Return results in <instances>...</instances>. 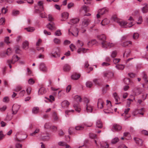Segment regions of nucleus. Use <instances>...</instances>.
I'll return each instance as SVG.
<instances>
[{
  "instance_id": "nucleus-1",
  "label": "nucleus",
  "mask_w": 148,
  "mask_h": 148,
  "mask_svg": "<svg viewBox=\"0 0 148 148\" xmlns=\"http://www.w3.org/2000/svg\"><path fill=\"white\" fill-rule=\"evenodd\" d=\"M51 57L55 58L60 57V50L58 48H56L53 49L52 53L49 54Z\"/></svg>"
},
{
  "instance_id": "nucleus-2",
  "label": "nucleus",
  "mask_w": 148,
  "mask_h": 148,
  "mask_svg": "<svg viewBox=\"0 0 148 148\" xmlns=\"http://www.w3.org/2000/svg\"><path fill=\"white\" fill-rule=\"evenodd\" d=\"M97 38L98 40V42L103 44V42H105L106 41V37L105 35L103 34H102L100 35H98L97 37Z\"/></svg>"
},
{
  "instance_id": "nucleus-3",
  "label": "nucleus",
  "mask_w": 148,
  "mask_h": 148,
  "mask_svg": "<svg viewBox=\"0 0 148 148\" xmlns=\"http://www.w3.org/2000/svg\"><path fill=\"white\" fill-rule=\"evenodd\" d=\"M107 105L108 107L107 109L103 110L104 112L106 113H110L112 112V110L111 108V103L110 101L107 100Z\"/></svg>"
},
{
  "instance_id": "nucleus-4",
  "label": "nucleus",
  "mask_w": 148,
  "mask_h": 148,
  "mask_svg": "<svg viewBox=\"0 0 148 148\" xmlns=\"http://www.w3.org/2000/svg\"><path fill=\"white\" fill-rule=\"evenodd\" d=\"M47 28L51 31L55 30L57 28L55 24L53 22H51L46 26Z\"/></svg>"
},
{
  "instance_id": "nucleus-5",
  "label": "nucleus",
  "mask_w": 148,
  "mask_h": 148,
  "mask_svg": "<svg viewBox=\"0 0 148 148\" xmlns=\"http://www.w3.org/2000/svg\"><path fill=\"white\" fill-rule=\"evenodd\" d=\"M101 45L102 47L104 48H110L115 46L114 44L108 42L106 41L105 42H103V44H101Z\"/></svg>"
},
{
  "instance_id": "nucleus-6",
  "label": "nucleus",
  "mask_w": 148,
  "mask_h": 148,
  "mask_svg": "<svg viewBox=\"0 0 148 148\" xmlns=\"http://www.w3.org/2000/svg\"><path fill=\"white\" fill-rule=\"evenodd\" d=\"M37 7L36 6H34L35 10L34 11V13H38L40 14V15L41 18H46V16L45 13V12H42V10H39V9L37 8Z\"/></svg>"
},
{
  "instance_id": "nucleus-7",
  "label": "nucleus",
  "mask_w": 148,
  "mask_h": 148,
  "mask_svg": "<svg viewBox=\"0 0 148 148\" xmlns=\"http://www.w3.org/2000/svg\"><path fill=\"white\" fill-rule=\"evenodd\" d=\"M103 75L104 77H107L109 79L113 77L114 73L111 71H108L104 72L103 73Z\"/></svg>"
},
{
  "instance_id": "nucleus-8",
  "label": "nucleus",
  "mask_w": 148,
  "mask_h": 148,
  "mask_svg": "<svg viewBox=\"0 0 148 148\" xmlns=\"http://www.w3.org/2000/svg\"><path fill=\"white\" fill-rule=\"evenodd\" d=\"M84 108L85 112H91L92 110L93 107L90 104L87 103L86 104Z\"/></svg>"
},
{
  "instance_id": "nucleus-9",
  "label": "nucleus",
  "mask_w": 148,
  "mask_h": 148,
  "mask_svg": "<svg viewBox=\"0 0 148 148\" xmlns=\"http://www.w3.org/2000/svg\"><path fill=\"white\" fill-rule=\"evenodd\" d=\"M90 21L89 19H85L82 21L81 25V28L82 29H84L86 28L88 25Z\"/></svg>"
},
{
  "instance_id": "nucleus-10",
  "label": "nucleus",
  "mask_w": 148,
  "mask_h": 148,
  "mask_svg": "<svg viewBox=\"0 0 148 148\" xmlns=\"http://www.w3.org/2000/svg\"><path fill=\"white\" fill-rule=\"evenodd\" d=\"M122 129V127L120 125L116 124H114L113 125V127L112 130L113 132L119 131Z\"/></svg>"
},
{
  "instance_id": "nucleus-11",
  "label": "nucleus",
  "mask_w": 148,
  "mask_h": 148,
  "mask_svg": "<svg viewBox=\"0 0 148 148\" xmlns=\"http://www.w3.org/2000/svg\"><path fill=\"white\" fill-rule=\"evenodd\" d=\"M142 5L143 7L141 8V10L143 13H145L148 12V4L146 3H143Z\"/></svg>"
},
{
  "instance_id": "nucleus-12",
  "label": "nucleus",
  "mask_w": 148,
  "mask_h": 148,
  "mask_svg": "<svg viewBox=\"0 0 148 148\" xmlns=\"http://www.w3.org/2000/svg\"><path fill=\"white\" fill-rule=\"evenodd\" d=\"M19 108L20 107L19 106L17 105H14L12 107V114H16Z\"/></svg>"
},
{
  "instance_id": "nucleus-13",
  "label": "nucleus",
  "mask_w": 148,
  "mask_h": 148,
  "mask_svg": "<svg viewBox=\"0 0 148 148\" xmlns=\"http://www.w3.org/2000/svg\"><path fill=\"white\" fill-rule=\"evenodd\" d=\"M134 92L135 95H137L140 94L142 92V90L140 88L136 87L133 90Z\"/></svg>"
},
{
  "instance_id": "nucleus-14",
  "label": "nucleus",
  "mask_w": 148,
  "mask_h": 148,
  "mask_svg": "<svg viewBox=\"0 0 148 148\" xmlns=\"http://www.w3.org/2000/svg\"><path fill=\"white\" fill-rule=\"evenodd\" d=\"M39 68L40 71L45 72L47 71V69L45 64L43 63H41L40 64Z\"/></svg>"
},
{
  "instance_id": "nucleus-15",
  "label": "nucleus",
  "mask_w": 148,
  "mask_h": 148,
  "mask_svg": "<svg viewBox=\"0 0 148 148\" xmlns=\"http://www.w3.org/2000/svg\"><path fill=\"white\" fill-rule=\"evenodd\" d=\"M80 75L79 74L74 73L71 75V78L73 79L77 80L80 77Z\"/></svg>"
},
{
  "instance_id": "nucleus-16",
  "label": "nucleus",
  "mask_w": 148,
  "mask_h": 148,
  "mask_svg": "<svg viewBox=\"0 0 148 148\" xmlns=\"http://www.w3.org/2000/svg\"><path fill=\"white\" fill-rule=\"evenodd\" d=\"M69 16V13L67 12H64L62 14V19L61 21H64L67 19Z\"/></svg>"
},
{
  "instance_id": "nucleus-17",
  "label": "nucleus",
  "mask_w": 148,
  "mask_h": 148,
  "mask_svg": "<svg viewBox=\"0 0 148 148\" xmlns=\"http://www.w3.org/2000/svg\"><path fill=\"white\" fill-rule=\"evenodd\" d=\"M103 101L102 99H98L97 102V106L99 108L102 109L103 108Z\"/></svg>"
},
{
  "instance_id": "nucleus-18",
  "label": "nucleus",
  "mask_w": 148,
  "mask_h": 148,
  "mask_svg": "<svg viewBox=\"0 0 148 148\" xmlns=\"http://www.w3.org/2000/svg\"><path fill=\"white\" fill-rule=\"evenodd\" d=\"M78 32L79 31L78 29L76 27H74L73 28V32L70 33L74 36H77L78 35Z\"/></svg>"
},
{
  "instance_id": "nucleus-19",
  "label": "nucleus",
  "mask_w": 148,
  "mask_h": 148,
  "mask_svg": "<svg viewBox=\"0 0 148 148\" xmlns=\"http://www.w3.org/2000/svg\"><path fill=\"white\" fill-rule=\"evenodd\" d=\"M29 44V42L27 41H24L23 43L22 48L25 50L27 49L28 48Z\"/></svg>"
},
{
  "instance_id": "nucleus-20",
  "label": "nucleus",
  "mask_w": 148,
  "mask_h": 148,
  "mask_svg": "<svg viewBox=\"0 0 148 148\" xmlns=\"http://www.w3.org/2000/svg\"><path fill=\"white\" fill-rule=\"evenodd\" d=\"M136 143L140 145H142L143 142L142 140L137 138H134Z\"/></svg>"
},
{
  "instance_id": "nucleus-21",
  "label": "nucleus",
  "mask_w": 148,
  "mask_h": 148,
  "mask_svg": "<svg viewBox=\"0 0 148 148\" xmlns=\"http://www.w3.org/2000/svg\"><path fill=\"white\" fill-rule=\"evenodd\" d=\"M108 10L107 9L103 8L101 9H100L98 10L99 13L101 14V15H102L106 12H108Z\"/></svg>"
},
{
  "instance_id": "nucleus-22",
  "label": "nucleus",
  "mask_w": 148,
  "mask_h": 148,
  "mask_svg": "<svg viewBox=\"0 0 148 148\" xmlns=\"http://www.w3.org/2000/svg\"><path fill=\"white\" fill-rule=\"evenodd\" d=\"M37 7L36 8L40 10H43V2L42 1H39L38 2V5L37 6H36Z\"/></svg>"
},
{
  "instance_id": "nucleus-23",
  "label": "nucleus",
  "mask_w": 148,
  "mask_h": 148,
  "mask_svg": "<svg viewBox=\"0 0 148 148\" xmlns=\"http://www.w3.org/2000/svg\"><path fill=\"white\" fill-rule=\"evenodd\" d=\"M69 105V103L67 100H64L61 103L62 106L63 108L68 107Z\"/></svg>"
},
{
  "instance_id": "nucleus-24",
  "label": "nucleus",
  "mask_w": 148,
  "mask_h": 148,
  "mask_svg": "<svg viewBox=\"0 0 148 148\" xmlns=\"http://www.w3.org/2000/svg\"><path fill=\"white\" fill-rule=\"evenodd\" d=\"M46 92V90L45 88L43 87L40 88L38 91L39 94L42 95L45 93Z\"/></svg>"
},
{
  "instance_id": "nucleus-25",
  "label": "nucleus",
  "mask_w": 148,
  "mask_h": 148,
  "mask_svg": "<svg viewBox=\"0 0 148 148\" xmlns=\"http://www.w3.org/2000/svg\"><path fill=\"white\" fill-rule=\"evenodd\" d=\"M96 125L97 127L99 128H101L103 127L102 123L100 119H98L97 121Z\"/></svg>"
},
{
  "instance_id": "nucleus-26",
  "label": "nucleus",
  "mask_w": 148,
  "mask_h": 148,
  "mask_svg": "<svg viewBox=\"0 0 148 148\" xmlns=\"http://www.w3.org/2000/svg\"><path fill=\"white\" fill-rule=\"evenodd\" d=\"M40 131V130L39 128H36L35 130L32 133L30 134V135L34 136L38 133Z\"/></svg>"
},
{
  "instance_id": "nucleus-27",
  "label": "nucleus",
  "mask_w": 148,
  "mask_h": 148,
  "mask_svg": "<svg viewBox=\"0 0 148 148\" xmlns=\"http://www.w3.org/2000/svg\"><path fill=\"white\" fill-rule=\"evenodd\" d=\"M109 23V20L107 18H105L102 21L101 24L102 25H105L108 24Z\"/></svg>"
},
{
  "instance_id": "nucleus-28",
  "label": "nucleus",
  "mask_w": 148,
  "mask_h": 148,
  "mask_svg": "<svg viewBox=\"0 0 148 148\" xmlns=\"http://www.w3.org/2000/svg\"><path fill=\"white\" fill-rule=\"evenodd\" d=\"M97 42L96 40L95 39L92 40L90 41L87 44L88 47H91L93 45L96 43Z\"/></svg>"
},
{
  "instance_id": "nucleus-29",
  "label": "nucleus",
  "mask_w": 148,
  "mask_h": 148,
  "mask_svg": "<svg viewBox=\"0 0 148 148\" xmlns=\"http://www.w3.org/2000/svg\"><path fill=\"white\" fill-rule=\"evenodd\" d=\"M70 66L67 64H65L63 67V69L65 71H69L70 70Z\"/></svg>"
},
{
  "instance_id": "nucleus-30",
  "label": "nucleus",
  "mask_w": 148,
  "mask_h": 148,
  "mask_svg": "<svg viewBox=\"0 0 148 148\" xmlns=\"http://www.w3.org/2000/svg\"><path fill=\"white\" fill-rule=\"evenodd\" d=\"M118 23L121 27H124L127 24V23L124 21H121L120 20Z\"/></svg>"
},
{
  "instance_id": "nucleus-31",
  "label": "nucleus",
  "mask_w": 148,
  "mask_h": 148,
  "mask_svg": "<svg viewBox=\"0 0 148 148\" xmlns=\"http://www.w3.org/2000/svg\"><path fill=\"white\" fill-rule=\"evenodd\" d=\"M111 20L112 21H113L114 22H116L118 23L120 20V19H119L115 15L112 16Z\"/></svg>"
},
{
  "instance_id": "nucleus-32",
  "label": "nucleus",
  "mask_w": 148,
  "mask_h": 148,
  "mask_svg": "<svg viewBox=\"0 0 148 148\" xmlns=\"http://www.w3.org/2000/svg\"><path fill=\"white\" fill-rule=\"evenodd\" d=\"M20 58L18 56L14 55L13 56L12 60L13 62H14V64Z\"/></svg>"
},
{
  "instance_id": "nucleus-33",
  "label": "nucleus",
  "mask_w": 148,
  "mask_h": 148,
  "mask_svg": "<svg viewBox=\"0 0 148 148\" xmlns=\"http://www.w3.org/2000/svg\"><path fill=\"white\" fill-rule=\"evenodd\" d=\"M143 79L146 84H148V77L147 75L144 73L143 74Z\"/></svg>"
},
{
  "instance_id": "nucleus-34",
  "label": "nucleus",
  "mask_w": 148,
  "mask_h": 148,
  "mask_svg": "<svg viewBox=\"0 0 148 148\" xmlns=\"http://www.w3.org/2000/svg\"><path fill=\"white\" fill-rule=\"evenodd\" d=\"M129 44H132V42L130 41H126L122 43L121 44V45L123 47H126Z\"/></svg>"
},
{
  "instance_id": "nucleus-35",
  "label": "nucleus",
  "mask_w": 148,
  "mask_h": 148,
  "mask_svg": "<svg viewBox=\"0 0 148 148\" xmlns=\"http://www.w3.org/2000/svg\"><path fill=\"white\" fill-rule=\"evenodd\" d=\"M32 112L34 114H37L39 112V108L38 107H34L32 109Z\"/></svg>"
},
{
  "instance_id": "nucleus-36",
  "label": "nucleus",
  "mask_w": 148,
  "mask_h": 148,
  "mask_svg": "<svg viewBox=\"0 0 148 148\" xmlns=\"http://www.w3.org/2000/svg\"><path fill=\"white\" fill-rule=\"evenodd\" d=\"M73 106L75 108V110L76 112H80L81 109L78 106L77 104H75L73 105Z\"/></svg>"
},
{
  "instance_id": "nucleus-37",
  "label": "nucleus",
  "mask_w": 148,
  "mask_h": 148,
  "mask_svg": "<svg viewBox=\"0 0 148 148\" xmlns=\"http://www.w3.org/2000/svg\"><path fill=\"white\" fill-rule=\"evenodd\" d=\"M113 95L114 99H115V100L116 102H118L119 101L120 98L118 96L116 92L113 93Z\"/></svg>"
},
{
  "instance_id": "nucleus-38",
  "label": "nucleus",
  "mask_w": 148,
  "mask_h": 148,
  "mask_svg": "<svg viewBox=\"0 0 148 148\" xmlns=\"http://www.w3.org/2000/svg\"><path fill=\"white\" fill-rule=\"evenodd\" d=\"M88 49H86L84 48H80L78 49L77 52L79 53H80L82 52L84 53L86 52V51Z\"/></svg>"
},
{
  "instance_id": "nucleus-39",
  "label": "nucleus",
  "mask_w": 148,
  "mask_h": 148,
  "mask_svg": "<svg viewBox=\"0 0 148 148\" xmlns=\"http://www.w3.org/2000/svg\"><path fill=\"white\" fill-rule=\"evenodd\" d=\"M119 139L118 137H115L112 140L111 143L112 144H115L117 142L119 141Z\"/></svg>"
},
{
  "instance_id": "nucleus-40",
  "label": "nucleus",
  "mask_w": 148,
  "mask_h": 148,
  "mask_svg": "<svg viewBox=\"0 0 148 148\" xmlns=\"http://www.w3.org/2000/svg\"><path fill=\"white\" fill-rule=\"evenodd\" d=\"M79 21V19L78 18H75L72 19L71 20V22L75 24L78 23Z\"/></svg>"
},
{
  "instance_id": "nucleus-41",
  "label": "nucleus",
  "mask_w": 148,
  "mask_h": 148,
  "mask_svg": "<svg viewBox=\"0 0 148 148\" xmlns=\"http://www.w3.org/2000/svg\"><path fill=\"white\" fill-rule=\"evenodd\" d=\"M49 138L50 137L48 134H47L46 136H43L42 137V139L45 141H48Z\"/></svg>"
},
{
  "instance_id": "nucleus-42",
  "label": "nucleus",
  "mask_w": 148,
  "mask_h": 148,
  "mask_svg": "<svg viewBox=\"0 0 148 148\" xmlns=\"http://www.w3.org/2000/svg\"><path fill=\"white\" fill-rule=\"evenodd\" d=\"M75 99L77 102H81L82 101L81 98L78 95H76L74 97Z\"/></svg>"
},
{
  "instance_id": "nucleus-43",
  "label": "nucleus",
  "mask_w": 148,
  "mask_h": 148,
  "mask_svg": "<svg viewBox=\"0 0 148 148\" xmlns=\"http://www.w3.org/2000/svg\"><path fill=\"white\" fill-rule=\"evenodd\" d=\"M124 67V66L122 64H118L116 66V68L119 70H123Z\"/></svg>"
},
{
  "instance_id": "nucleus-44",
  "label": "nucleus",
  "mask_w": 148,
  "mask_h": 148,
  "mask_svg": "<svg viewBox=\"0 0 148 148\" xmlns=\"http://www.w3.org/2000/svg\"><path fill=\"white\" fill-rule=\"evenodd\" d=\"M101 146L103 148H108L109 147V145L106 142L101 143Z\"/></svg>"
},
{
  "instance_id": "nucleus-45",
  "label": "nucleus",
  "mask_w": 148,
  "mask_h": 148,
  "mask_svg": "<svg viewBox=\"0 0 148 148\" xmlns=\"http://www.w3.org/2000/svg\"><path fill=\"white\" fill-rule=\"evenodd\" d=\"M54 43L56 44H59L60 43L61 41L60 39L55 38L53 39Z\"/></svg>"
},
{
  "instance_id": "nucleus-46",
  "label": "nucleus",
  "mask_w": 148,
  "mask_h": 148,
  "mask_svg": "<svg viewBox=\"0 0 148 148\" xmlns=\"http://www.w3.org/2000/svg\"><path fill=\"white\" fill-rule=\"evenodd\" d=\"M139 36V34L137 33H135L133 35V38L134 39L136 40L138 38Z\"/></svg>"
},
{
  "instance_id": "nucleus-47",
  "label": "nucleus",
  "mask_w": 148,
  "mask_h": 148,
  "mask_svg": "<svg viewBox=\"0 0 148 148\" xmlns=\"http://www.w3.org/2000/svg\"><path fill=\"white\" fill-rule=\"evenodd\" d=\"M52 116L54 121H57L58 120V117L55 112H53Z\"/></svg>"
},
{
  "instance_id": "nucleus-48",
  "label": "nucleus",
  "mask_w": 148,
  "mask_h": 148,
  "mask_svg": "<svg viewBox=\"0 0 148 148\" xmlns=\"http://www.w3.org/2000/svg\"><path fill=\"white\" fill-rule=\"evenodd\" d=\"M25 29L28 32H32L34 31L35 29L33 27H28L25 28Z\"/></svg>"
},
{
  "instance_id": "nucleus-49",
  "label": "nucleus",
  "mask_w": 148,
  "mask_h": 148,
  "mask_svg": "<svg viewBox=\"0 0 148 148\" xmlns=\"http://www.w3.org/2000/svg\"><path fill=\"white\" fill-rule=\"evenodd\" d=\"M130 50L129 49H127L124 53L123 56H125V55L127 57L130 55Z\"/></svg>"
},
{
  "instance_id": "nucleus-50",
  "label": "nucleus",
  "mask_w": 148,
  "mask_h": 148,
  "mask_svg": "<svg viewBox=\"0 0 148 148\" xmlns=\"http://www.w3.org/2000/svg\"><path fill=\"white\" fill-rule=\"evenodd\" d=\"M86 86L89 88H90L92 86V84L91 82L88 81L86 83Z\"/></svg>"
},
{
  "instance_id": "nucleus-51",
  "label": "nucleus",
  "mask_w": 148,
  "mask_h": 148,
  "mask_svg": "<svg viewBox=\"0 0 148 148\" xmlns=\"http://www.w3.org/2000/svg\"><path fill=\"white\" fill-rule=\"evenodd\" d=\"M55 35L56 36H59L62 34L61 31L59 29L56 31L54 33Z\"/></svg>"
},
{
  "instance_id": "nucleus-52",
  "label": "nucleus",
  "mask_w": 148,
  "mask_h": 148,
  "mask_svg": "<svg viewBox=\"0 0 148 148\" xmlns=\"http://www.w3.org/2000/svg\"><path fill=\"white\" fill-rule=\"evenodd\" d=\"M84 127L81 126H78L75 127V129L77 130H82L83 129Z\"/></svg>"
},
{
  "instance_id": "nucleus-53",
  "label": "nucleus",
  "mask_w": 148,
  "mask_h": 148,
  "mask_svg": "<svg viewBox=\"0 0 148 148\" xmlns=\"http://www.w3.org/2000/svg\"><path fill=\"white\" fill-rule=\"evenodd\" d=\"M28 83L31 85H32L35 83V81L32 78H30L28 80Z\"/></svg>"
},
{
  "instance_id": "nucleus-54",
  "label": "nucleus",
  "mask_w": 148,
  "mask_h": 148,
  "mask_svg": "<svg viewBox=\"0 0 148 148\" xmlns=\"http://www.w3.org/2000/svg\"><path fill=\"white\" fill-rule=\"evenodd\" d=\"M44 128L46 129H49L50 128V124L49 123H46L44 125Z\"/></svg>"
},
{
  "instance_id": "nucleus-55",
  "label": "nucleus",
  "mask_w": 148,
  "mask_h": 148,
  "mask_svg": "<svg viewBox=\"0 0 148 148\" xmlns=\"http://www.w3.org/2000/svg\"><path fill=\"white\" fill-rule=\"evenodd\" d=\"M48 20L51 22H52L54 20V18L51 14L48 15Z\"/></svg>"
},
{
  "instance_id": "nucleus-56",
  "label": "nucleus",
  "mask_w": 148,
  "mask_h": 148,
  "mask_svg": "<svg viewBox=\"0 0 148 148\" xmlns=\"http://www.w3.org/2000/svg\"><path fill=\"white\" fill-rule=\"evenodd\" d=\"M144 109V108H142L140 110H136L135 111V112L136 113H138L140 114L143 115V112H140L141 110H143Z\"/></svg>"
},
{
  "instance_id": "nucleus-57",
  "label": "nucleus",
  "mask_w": 148,
  "mask_h": 148,
  "mask_svg": "<svg viewBox=\"0 0 148 148\" xmlns=\"http://www.w3.org/2000/svg\"><path fill=\"white\" fill-rule=\"evenodd\" d=\"M128 101L127 102V105L128 107H129L131 103V101H132L133 100L131 99H128Z\"/></svg>"
},
{
  "instance_id": "nucleus-58",
  "label": "nucleus",
  "mask_w": 148,
  "mask_h": 148,
  "mask_svg": "<svg viewBox=\"0 0 148 148\" xmlns=\"http://www.w3.org/2000/svg\"><path fill=\"white\" fill-rule=\"evenodd\" d=\"M70 48L72 51H73L74 49L75 48V46L73 44H71L70 45Z\"/></svg>"
},
{
  "instance_id": "nucleus-59",
  "label": "nucleus",
  "mask_w": 148,
  "mask_h": 148,
  "mask_svg": "<svg viewBox=\"0 0 148 148\" xmlns=\"http://www.w3.org/2000/svg\"><path fill=\"white\" fill-rule=\"evenodd\" d=\"M19 12L17 10H14L12 12V14L14 16H16L19 14Z\"/></svg>"
},
{
  "instance_id": "nucleus-60",
  "label": "nucleus",
  "mask_w": 148,
  "mask_h": 148,
  "mask_svg": "<svg viewBox=\"0 0 148 148\" xmlns=\"http://www.w3.org/2000/svg\"><path fill=\"white\" fill-rule=\"evenodd\" d=\"M5 19L4 18H1L0 19V25H3L4 23Z\"/></svg>"
},
{
  "instance_id": "nucleus-61",
  "label": "nucleus",
  "mask_w": 148,
  "mask_h": 148,
  "mask_svg": "<svg viewBox=\"0 0 148 148\" xmlns=\"http://www.w3.org/2000/svg\"><path fill=\"white\" fill-rule=\"evenodd\" d=\"M21 89L22 87L21 86H18L14 90L16 92H18Z\"/></svg>"
},
{
  "instance_id": "nucleus-62",
  "label": "nucleus",
  "mask_w": 148,
  "mask_h": 148,
  "mask_svg": "<svg viewBox=\"0 0 148 148\" xmlns=\"http://www.w3.org/2000/svg\"><path fill=\"white\" fill-rule=\"evenodd\" d=\"M117 54V52L116 51H114L112 53L111 56L112 58H114L116 56Z\"/></svg>"
},
{
  "instance_id": "nucleus-63",
  "label": "nucleus",
  "mask_w": 148,
  "mask_h": 148,
  "mask_svg": "<svg viewBox=\"0 0 148 148\" xmlns=\"http://www.w3.org/2000/svg\"><path fill=\"white\" fill-rule=\"evenodd\" d=\"M9 101V99L8 97H5L3 98V101L5 102H8Z\"/></svg>"
},
{
  "instance_id": "nucleus-64",
  "label": "nucleus",
  "mask_w": 148,
  "mask_h": 148,
  "mask_svg": "<svg viewBox=\"0 0 148 148\" xmlns=\"http://www.w3.org/2000/svg\"><path fill=\"white\" fill-rule=\"evenodd\" d=\"M120 60V59L115 58L113 59V61L114 64H116L119 62Z\"/></svg>"
}]
</instances>
